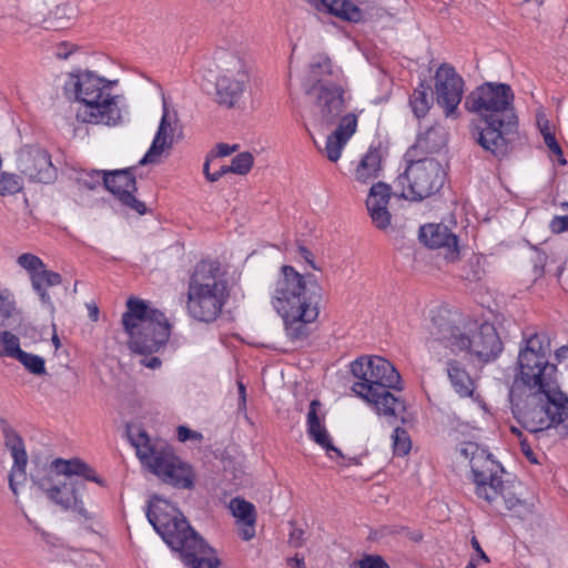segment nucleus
I'll return each instance as SVG.
<instances>
[{"instance_id": "nucleus-1", "label": "nucleus", "mask_w": 568, "mask_h": 568, "mask_svg": "<svg viewBox=\"0 0 568 568\" xmlns=\"http://www.w3.org/2000/svg\"><path fill=\"white\" fill-rule=\"evenodd\" d=\"M511 87L501 82H484L465 98L468 112L478 115L470 134L483 151L497 161L506 159L514 149L518 116Z\"/></svg>"}, {"instance_id": "nucleus-2", "label": "nucleus", "mask_w": 568, "mask_h": 568, "mask_svg": "<svg viewBox=\"0 0 568 568\" xmlns=\"http://www.w3.org/2000/svg\"><path fill=\"white\" fill-rule=\"evenodd\" d=\"M145 515L163 541L180 555L184 565L191 568H219L220 559L207 557L214 550L174 504L154 494L148 503Z\"/></svg>"}, {"instance_id": "nucleus-3", "label": "nucleus", "mask_w": 568, "mask_h": 568, "mask_svg": "<svg viewBox=\"0 0 568 568\" xmlns=\"http://www.w3.org/2000/svg\"><path fill=\"white\" fill-rule=\"evenodd\" d=\"M281 271L272 305L283 320L286 336L292 342L303 341L310 335L308 324L318 317L322 288L291 265H283Z\"/></svg>"}, {"instance_id": "nucleus-4", "label": "nucleus", "mask_w": 568, "mask_h": 568, "mask_svg": "<svg viewBox=\"0 0 568 568\" xmlns=\"http://www.w3.org/2000/svg\"><path fill=\"white\" fill-rule=\"evenodd\" d=\"M351 373L359 382L352 389L361 398L372 404L378 415L405 422V400L390 389L402 390V377L394 365L381 356H361L351 363Z\"/></svg>"}, {"instance_id": "nucleus-5", "label": "nucleus", "mask_w": 568, "mask_h": 568, "mask_svg": "<svg viewBox=\"0 0 568 568\" xmlns=\"http://www.w3.org/2000/svg\"><path fill=\"white\" fill-rule=\"evenodd\" d=\"M524 403L516 402V386L509 392L511 410L518 423L528 432L539 434L555 429L568 436V397L557 387L527 388Z\"/></svg>"}, {"instance_id": "nucleus-6", "label": "nucleus", "mask_w": 568, "mask_h": 568, "mask_svg": "<svg viewBox=\"0 0 568 568\" xmlns=\"http://www.w3.org/2000/svg\"><path fill=\"white\" fill-rule=\"evenodd\" d=\"M229 298L230 285L221 263L214 260L197 262L187 283L189 316L200 323H214Z\"/></svg>"}, {"instance_id": "nucleus-7", "label": "nucleus", "mask_w": 568, "mask_h": 568, "mask_svg": "<svg viewBox=\"0 0 568 568\" xmlns=\"http://www.w3.org/2000/svg\"><path fill=\"white\" fill-rule=\"evenodd\" d=\"M121 322L129 336L128 347L139 355L158 353L171 336V324L165 314L135 296L128 298Z\"/></svg>"}, {"instance_id": "nucleus-8", "label": "nucleus", "mask_w": 568, "mask_h": 568, "mask_svg": "<svg viewBox=\"0 0 568 568\" xmlns=\"http://www.w3.org/2000/svg\"><path fill=\"white\" fill-rule=\"evenodd\" d=\"M113 82L97 77L87 71L80 74H71V80L65 83V94L74 95L75 101L83 104V110L78 116L82 122L114 126L121 123L122 115L118 105V97L105 92Z\"/></svg>"}, {"instance_id": "nucleus-9", "label": "nucleus", "mask_w": 568, "mask_h": 568, "mask_svg": "<svg viewBox=\"0 0 568 568\" xmlns=\"http://www.w3.org/2000/svg\"><path fill=\"white\" fill-rule=\"evenodd\" d=\"M132 445L136 448L139 458L146 463L151 471L164 484L176 489L194 488L195 473L192 466L172 453L154 449L145 432H141L136 439H132Z\"/></svg>"}, {"instance_id": "nucleus-10", "label": "nucleus", "mask_w": 568, "mask_h": 568, "mask_svg": "<svg viewBox=\"0 0 568 568\" xmlns=\"http://www.w3.org/2000/svg\"><path fill=\"white\" fill-rule=\"evenodd\" d=\"M407 166L398 176V183H407L402 196L410 201H422L437 193L445 183L446 172L439 161L433 158L404 159Z\"/></svg>"}, {"instance_id": "nucleus-11", "label": "nucleus", "mask_w": 568, "mask_h": 568, "mask_svg": "<svg viewBox=\"0 0 568 568\" xmlns=\"http://www.w3.org/2000/svg\"><path fill=\"white\" fill-rule=\"evenodd\" d=\"M548 357L549 355H545V353L519 352V374L514 383L516 389L519 387V382L526 389L557 387V365L549 363Z\"/></svg>"}, {"instance_id": "nucleus-12", "label": "nucleus", "mask_w": 568, "mask_h": 568, "mask_svg": "<svg viewBox=\"0 0 568 568\" xmlns=\"http://www.w3.org/2000/svg\"><path fill=\"white\" fill-rule=\"evenodd\" d=\"M230 58V62L225 61L226 74L217 78L215 83V101L225 108H234L241 100L245 84L248 81V74L244 70L243 60L234 54L223 53Z\"/></svg>"}, {"instance_id": "nucleus-13", "label": "nucleus", "mask_w": 568, "mask_h": 568, "mask_svg": "<svg viewBox=\"0 0 568 568\" xmlns=\"http://www.w3.org/2000/svg\"><path fill=\"white\" fill-rule=\"evenodd\" d=\"M17 168L30 181L50 184L58 178L51 154L39 145H23L17 153Z\"/></svg>"}, {"instance_id": "nucleus-14", "label": "nucleus", "mask_w": 568, "mask_h": 568, "mask_svg": "<svg viewBox=\"0 0 568 568\" xmlns=\"http://www.w3.org/2000/svg\"><path fill=\"white\" fill-rule=\"evenodd\" d=\"M135 170V166H130L106 171L103 178V186L121 205L140 215H144L148 212L146 205L135 196L138 191Z\"/></svg>"}, {"instance_id": "nucleus-15", "label": "nucleus", "mask_w": 568, "mask_h": 568, "mask_svg": "<svg viewBox=\"0 0 568 568\" xmlns=\"http://www.w3.org/2000/svg\"><path fill=\"white\" fill-rule=\"evenodd\" d=\"M504 349V344L494 324L484 322L473 333H465L458 342V351H466L479 362L495 361Z\"/></svg>"}, {"instance_id": "nucleus-16", "label": "nucleus", "mask_w": 568, "mask_h": 568, "mask_svg": "<svg viewBox=\"0 0 568 568\" xmlns=\"http://www.w3.org/2000/svg\"><path fill=\"white\" fill-rule=\"evenodd\" d=\"M504 473V467L494 459L491 453L487 449L478 453L470 464V480L475 485L476 496L480 499H493Z\"/></svg>"}, {"instance_id": "nucleus-17", "label": "nucleus", "mask_w": 568, "mask_h": 568, "mask_svg": "<svg viewBox=\"0 0 568 568\" xmlns=\"http://www.w3.org/2000/svg\"><path fill=\"white\" fill-rule=\"evenodd\" d=\"M464 79L450 64L443 63L435 73V95L437 104L446 116H455L464 94Z\"/></svg>"}, {"instance_id": "nucleus-18", "label": "nucleus", "mask_w": 568, "mask_h": 568, "mask_svg": "<svg viewBox=\"0 0 568 568\" xmlns=\"http://www.w3.org/2000/svg\"><path fill=\"white\" fill-rule=\"evenodd\" d=\"M344 94L342 82L307 94L314 99V119L318 126L327 129L337 122L346 108Z\"/></svg>"}, {"instance_id": "nucleus-19", "label": "nucleus", "mask_w": 568, "mask_h": 568, "mask_svg": "<svg viewBox=\"0 0 568 568\" xmlns=\"http://www.w3.org/2000/svg\"><path fill=\"white\" fill-rule=\"evenodd\" d=\"M337 82H342V71L334 67L328 55L320 53L310 62L302 88L305 94H312L322 87H329Z\"/></svg>"}, {"instance_id": "nucleus-20", "label": "nucleus", "mask_w": 568, "mask_h": 568, "mask_svg": "<svg viewBox=\"0 0 568 568\" xmlns=\"http://www.w3.org/2000/svg\"><path fill=\"white\" fill-rule=\"evenodd\" d=\"M419 241L429 248H444L445 258L455 262L459 258L460 251L458 237L448 226L439 224H426L419 227Z\"/></svg>"}, {"instance_id": "nucleus-21", "label": "nucleus", "mask_w": 568, "mask_h": 568, "mask_svg": "<svg viewBox=\"0 0 568 568\" xmlns=\"http://www.w3.org/2000/svg\"><path fill=\"white\" fill-rule=\"evenodd\" d=\"M0 428L4 438V446L10 450L13 458V466L9 474V487L14 495H18L16 476L19 474L24 478L28 455L22 437L10 426L4 418H0Z\"/></svg>"}, {"instance_id": "nucleus-22", "label": "nucleus", "mask_w": 568, "mask_h": 568, "mask_svg": "<svg viewBox=\"0 0 568 568\" xmlns=\"http://www.w3.org/2000/svg\"><path fill=\"white\" fill-rule=\"evenodd\" d=\"M392 196L390 185L384 182L374 183L366 199V207L376 229L385 231L392 221L387 205Z\"/></svg>"}, {"instance_id": "nucleus-23", "label": "nucleus", "mask_w": 568, "mask_h": 568, "mask_svg": "<svg viewBox=\"0 0 568 568\" xmlns=\"http://www.w3.org/2000/svg\"><path fill=\"white\" fill-rule=\"evenodd\" d=\"M322 407V403L318 399H313L310 403V408L306 418V432L308 437L325 449L326 455L329 458H344V455L339 448L334 446L331 436L324 424V415L320 416L318 410Z\"/></svg>"}, {"instance_id": "nucleus-24", "label": "nucleus", "mask_w": 568, "mask_h": 568, "mask_svg": "<svg viewBox=\"0 0 568 568\" xmlns=\"http://www.w3.org/2000/svg\"><path fill=\"white\" fill-rule=\"evenodd\" d=\"M84 488L85 484L83 480L64 476L63 481L55 488H51L45 496L50 501L60 506L64 510L73 507L80 514H83L84 508L81 498V490Z\"/></svg>"}, {"instance_id": "nucleus-25", "label": "nucleus", "mask_w": 568, "mask_h": 568, "mask_svg": "<svg viewBox=\"0 0 568 568\" xmlns=\"http://www.w3.org/2000/svg\"><path fill=\"white\" fill-rule=\"evenodd\" d=\"M447 144V134L443 126H429L419 134L416 142L406 151L404 159H424L428 154L438 153Z\"/></svg>"}, {"instance_id": "nucleus-26", "label": "nucleus", "mask_w": 568, "mask_h": 568, "mask_svg": "<svg viewBox=\"0 0 568 568\" xmlns=\"http://www.w3.org/2000/svg\"><path fill=\"white\" fill-rule=\"evenodd\" d=\"M320 12L335 16L344 21L361 22L364 19L363 11L349 0H305Z\"/></svg>"}, {"instance_id": "nucleus-27", "label": "nucleus", "mask_w": 568, "mask_h": 568, "mask_svg": "<svg viewBox=\"0 0 568 568\" xmlns=\"http://www.w3.org/2000/svg\"><path fill=\"white\" fill-rule=\"evenodd\" d=\"M229 507L232 515L237 519V525H241L239 536L243 540L254 538L256 524L255 506L241 497H234L231 499Z\"/></svg>"}, {"instance_id": "nucleus-28", "label": "nucleus", "mask_w": 568, "mask_h": 568, "mask_svg": "<svg viewBox=\"0 0 568 568\" xmlns=\"http://www.w3.org/2000/svg\"><path fill=\"white\" fill-rule=\"evenodd\" d=\"M433 326L432 335L445 343L446 346L450 347L453 351H458V342L460 338H464L465 333L456 324L455 318L450 314H438L434 316Z\"/></svg>"}, {"instance_id": "nucleus-29", "label": "nucleus", "mask_w": 568, "mask_h": 568, "mask_svg": "<svg viewBox=\"0 0 568 568\" xmlns=\"http://www.w3.org/2000/svg\"><path fill=\"white\" fill-rule=\"evenodd\" d=\"M58 462H68V459L60 457L55 458L49 465L36 467L30 473V478L33 485L44 494H48L51 488H55L63 481L61 476H64V473L62 471V467L58 465Z\"/></svg>"}, {"instance_id": "nucleus-30", "label": "nucleus", "mask_w": 568, "mask_h": 568, "mask_svg": "<svg viewBox=\"0 0 568 568\" xmlns=\"http://www.w3.org/2000/svg\"><path fill=\"white\" fill-rule=\"evenodd\" d=\"M446 371L454 390L460 397H469L473 395L475 389L474 382L459 361L449 359Z\"/></svg>"}, {"instance_id": "nucleus-31", "label": "nucleus", "mask_w": 568, "mask_h": 568, "mask_svg": "<svg viewBox=\"0 0 568 568\" xmlns=\"http://www.w3.org/2000/svg\"><path fill=\"white\" fill-rule=\"evenodd\" d=\"M381 171V151L377 148L371 146L356 168L355 179L362 183H368L369 181L378 178Z\"/></svg>"}, {"instance_id": "nucleus-32", "label": "nucleus", "mask_w": 568, "mask_h": 568, "mask_svg": "<svg viewBox=\"0 0 568 568\" xmlns=\"http://www.w3.org/2000/svg\"><path fill=\"white\" fill-rule=\"evenodd\" d=\"M58 465L62 467V471L65 477L78 476L85 480L93 481L101 487H105V480L95 474L94 469L84 460L80 458H71L68 462H58Z\"/></svg>"}, {"instance_id": "nucleus-33", "label": "nucleus", "mask_w": 568, "mask_h": 568, "mask_svg": "<svg viewBox=\"0 0 568 568\" xmlns=\"http://www.w3.org/2000/svg\"><path fill=\"white\" fill-rule=\"evenodd\" d=\"M173 143V130H166L159 126L152 144L144 156L140 160V165L156 162V158L160 156L166 149H170Z\"/></svg>"}, {"instance_id": "nucleus-34", "label": "nucleus", "mask_w": 568, "mask_h": 568, "mask_svg": "<svg viewBox=\"0 0 568 568\" xmlns=\"http://www.w3.org/2000/svg\"><path fill=\"white\" fill-rule=\"evenodd\" d=\"M429 91L430 87L426 82L422 81L409 95V105L417 119L424 118L430 109L433 97H429Z\"/></svg>"}, {"instance_id": "nucleus-35", "label": "nucleus", "mask_w": 568, "mask_h": 568, "mask_svg": "<svg viewBox=\"0 0 568 568\" xmlns=\"http://www.w3.org/2000/svg\"><path fill=\"white\" fill-rule=\"evenodd\" d=\"M496 496L493 499H484L489 505L498 504L499 499L503 500L504 508L506 510H514L519 506H524L523 500L513 490V486L506 484L503 479L499 485L496 486Z\"/></svg>"}, {"instance_id": "nucleus-36", "label": "nucleus", "mask_w": 568, "mask_h": 568, "mask_svg": "<svg viewBox=\"0 0 568 568\" xmlns=\"http://www.w3.org/2000/svg\"><path fill=\"white\" fill-rule=\"evenodd\" d=\"M20 339L9 331L0 332V357L17 358L20 353Z\"/></svg>"}, {"instance_id": "nucleus-37", "label": "nucleus", "mask_w": 568, "mask_h": 568, "mask_svg": "<svg viewBox=\"0 0 568 568\" xmlns=\"http://www.w3.org/2000/svg\"><path fill=\"white\" fill-rule=\"evenodd\" d=\"M16 359L20 362L31 374L44 375L47 373L45 362L39 355L30 354L21 349Z\"/></svg>"}, {"instance_id": "nucleus-38", "label": "nucleus", "mask_w": 568, "mask_h": 568, "mask_svg": "<svg viewBox=\"0 0 568 568\" xmlns=\"http://www.w3.org/2000/svg\"><path fill=\"white\" fill-rule=\"evenodd\" d=\"M339 122L334 133V138H342V142H347L357 129V116L354 113H347L344 116H339Z\"/></svg>"}, {"instance_id": "nucleus-39", "label": "nucleus", "mask_w": 568, "mask_h": 568, "mask_svg": "<svg viewBox=\"0 0 568 568\" xmlns=\"http://www.w3.org/2000/svg\"><path fill=\"white\" fill-rule=\"evenodd\" d=\"M23 189L22 179L14 173L0 172V195H13Z\"/></svg>"}, {"instance_id": "nucleus-40", "label": "nucleus", "mask_w": 568, "mask_h": 568, "mask_svg": "<svg viewBox=\"0 0 568 568\" xmlns=\"http://www.w3.org/2000/svg\"><path fill=\"white\" fill-rule=\"evenodd\" d=\"M526 346L520 352H532L536 354L545 353L550 354V341L547 335L534 333L529 337H525Z\"/></svg>"}, {"instance_id": "nucleus-41", "label": "nucleus", "mask_w": 568, "mask_h": 568, "mask_svg": "<svg viewBox=\"0 0 568 568\" xmlns=\"http://www.w3.org/2000/svg\"><path fill=\"white\" fill-rule=\"evenodd\" d=\"M393 450L396 456H405L410 452L412 442L410 437L406 429L397 426L395 427L393 434Z\"/></svg>"}, {"instance_id": "nucleus-42", "label": "nucleus", "mask_w": 568, "mask_h": 568, "mask_svg": "<svg viewBox=\"0 0 568 568\" xmlns=\"http://www.w3.org/2000/svg\"><path fill=\"white\" fill-rule=\"evenodd\" d=\"M19 314L13 294L9 290L0 291V316L9 320Z\"/></svg>"}, {"instance_id": "nucleus-43", "label": "nucleus", "mask_w": 568, "mask_h": 568, "mask_svg": "<svg viewBox=\"0 0 568 568\" xmlns=\"http://www.w3.org/2000/svg\"><path fill=\"white\" fill-rule=\"evenodd\" d=\"M253 163V155L250 152H242L233 158L230 170L232 173L245 175L251 171Z\"/></svg>"}, {"instance_id": "nucleus-44", "label": "nucleus", "mask_w": 568, "mask_h": 568, "mask_svg": "<svg viewBox=\"0 0 568 568\" xmlns=\"http://www.w3.org/2000/svg\"><path fill=\"white\" fill-rule=\"evenodd\" d=\"M38 281L44 288L57 286L62 283V276L58 272L45 270V266L39 272L31 274V283Z\"/></svg>"}, {"instance_id": "nucleus-45", "label": "nucleus", "mask_w": 568, "mask_h": 568, "mask_svg": "<svg viewBox=\"0 0 568 568\" xmlns=\"http://www.w3.org/2000/svg\"><path fill=\"white\" fill-rule=\"evenodd\" d=\"M104 173H106V170H90L84 172L78 179V182L88 190H95L103 184Z\"/></svg>"}, {"instance_id": "nucleus-46", "label": "nucleus", "mask_w": 568, "mask_h": 568, "mask_svg": "<svg viewBox=\"0 0 568 568\" xmlns=\"http://www.w3.org/2000/svg\"><path fill=\"white\" fill-rule=\"evenodd\" d=\"M342 138H334V133L327 136L325 151L329 161L336 162L341 158L342 150L347 142H342Z\"/></svg>"}, {"instance_id": "nucleus-47", "label": "nucleus", "mask_w": 568, "mask_h": 568, "mask_svg": "<svg viewBox=\"0 0 568 568\" xmlns=\"http://www.w3.org/2000/svg\"><path fill=\"white\" fill-rule=\"evenodd\" d=\"M19 266L27 270L30 275L33 274V272H39L41 268L44 267V263L42 260L31 253H23L21 254L17 260Z\"/></svg>"}, {"instance_id": "nucleus-48", "label": "nucleus", "mask_w": 568, "mask_h": 568, "mask_svg": "<svg viewBox=\"0 0 568 568\" xmlns=\"http://www.w3.org/2000/svg\"><path fill=\"white\" fill-rule=\"evenodd\" d=\"M484 270L480 266V257L474 256L466 266H464V277L470 282H477L481 278Z\"/></svg>"}, {"instance_id": "nucleus-49", "label": "nucleus", "mask_w": 568, "mask_h": 568, "mask_svg": "<svg viewBox=\"0 0 568 568\" xmlns=\"http://www.w3.org/2000/svg\"><path fill=\"white\" fill-rule=\"evenodd\" d=\"M544 141L545 144L548 146V149L556 155V160L560 165H565L567 163L561 146L556 140V136L554 133L549 131H542Z\"/></svg>"}, {"instance_id": "nucleus-50", "label": "nucleus", "mask_w": 568, "mask_h": 568, "mask_svg": "<svg viewBox=\"0 0 568 568\" xmlns=\"http://www.w3.org/2000/svg\"><path fill=\"white\" fill-rule=\"evenodd\" d=\"M358 568H389L385 559L379 555H365L357 561Z\"/></svg>"}, {"instance_id": "nucleus-51", "label": "nucleus", "mask_w": 568, "mask_h": 568, "mask_svg": "<svg viewBox=\"0 0 568 568\" xmlns=\"http://www.w3.org/2000/svg\"><path fill=\"white\" fill-rule=\"evenodd\" d=\"M560 207L564 211H568V202H562L560 204ZM549 226H550V230L552 231V233H556V234L568 231V214L564 215V216H558V215L554 216Z\"/></svg>"}, {"instance_id": "nucleus-52", "label": "nucleus", "mask_w": 568, "mask_h": 568, "mask_svg": "<svg viewBox=\"0 0 568 568\" xmlns=\"http://www.w3.org/2000/svg\"><path fill=\"white\" fill-rule=\"evenodd\" d=\"M484 449L485 448H481L478 444L468 442L463 444L458 452L465 459H469L470 465L475 456H477L478 453H483Z\"/></svg>"}, {"instance_id": "nucleus-53", "label": "nucleus", "mask_w": 568, "mask_h": 568, "mask_svg": "<svg viewBox=\"0 0 568 568\" xmlns=\"http://www.w3.org/2000/svg\"><path fill=\"white\" fill-rule=\"evenodd\" d=\"M176 433H178V439L181 443H185L190 439L201 440L203 438L201 433L192 430L189 427L183 426V425L178 427Z\"/></svg>"}, {"instance_id": "nucleus-54", "label": "nucleus", "mask_w": 568, "mask_h": 568, "mask_svg": "<svg viewBox=\"0 0 568 568\" xmlns=\"http://www.w3.org/2000/svg\"><path fill=\"white\" fill-rule=\"evenodd\" d=\"M304 530L302 528L293 527L290 536H288V542L295 547L300 548L304 545L305 538H304Z\"/></svg>"}, {"instance_id": "nucleus-55", "label": "nucleus", "mask_w": 568, "mask_h": 568, "mask_svg": "<svg viewBox=\"0 0 568 568\" xmlns=\"http://www.w3.org/2000/svg\"><path fill=\"white\" fill-rule=\"evenodd\" d=\"M173 120L174 121L176 120V114L174 113L173 116H171L169 108H168L166 103L164 102L163 103V114H162L159 126L164 128L166 130H173L172 129Z\"/></svg>"}, {"instance_id": "nucleus-56", "label": "nucleus", "mask_w": 568, "mask_h": 568, "mask_svg": "<svg viewBox=\"0 0 568 568\" xmlns=\"http://www.w3.org/2000/svg\"><path fill=\"white\" fill-rule=\"evenodd\" d=\"M237 148H239L237 144L230 145L226 143H219L216 145V153L212 154L211 156L212 158L227 156V155L232 154L233 152H235L237 150Z\"/></svg>"}, {"instance_id": "nucleus-57", "label": "nucleus", "mask_w": 568, "mask_h": 568, "mask_svg": "<svg viewBox=\"0 0 568 568\" xmlns=\"http://www.w3.org/2000/svg\"><path fill=\"white\" fill-rule=\"evenodd\" d=\"M395 532H404L405 536L414 542H419L423 539V532L420 530H410L408 527H400L396 529Z\"/></svg>"}, {"instance_id": "nucleus-58", "label": "nucleus", "mask_w": 568, "mask_h": 568, "mask_svg": "<svg viewBox=\"0 0 568 568\" xmlns=\"http://www.w3.org/2000/svg\"><path fill=\"white\" fill-rule=\"evenodd\" d=\"M145 357L141 359V365L151 369L160 368L162 365V361L158 356H153V354L149 357V355H144Z\"/></svg>"}, {"instance_id": "nucleus-59", "label": "nucleus", "mask_w": 568, "mask_h": 568, "mask_svg": "<svg viewBox=\"0 0 568 568\" xmlns=\"http://www.w3.org/2000/svg\"><path fill=\"white\" fill-rule=\"evenodd\" d=\"M33 290L38 293L40 300L44 304H51V297L47 292V288L41 286V284L38 281H34V283H31Z\"/></svg>"}, {"instance_id": "nucleus-60", "label": "nucleus", "mask_w": 568, "mask_h": 568, "mask_svg": "<svg viewBox=\"0 0 568 568\" xmlns=\"http://www.w3.org/2000/svg\"><path fill=\"white\" fill-rule=\"evenodd\" d=\"M470 544H471L473 549L476 551V554H477V556H478V558L480 560H483L484 562H489L490 561L489 557L483 550V548H481L478 539L476 538V536L471 537Z\"/></svg>"}, {"instance_id": "nucleus-61", "label": "nucleus", "mask_w": 568, "mask_h": 568, "mask_svg": "<svg viewBox=\"0 0 568 568\" xmlns=\"http://www.w3.org/2000/svg\"><path fill=\"white\" fill-rule=\"evenodd\" d=\"M300 255L314 268L317 270L316 265L314 264V255L313 253L304 245H298L297 248Z\"/></svg>"}, {"instance_id": "nucleus-62", "label": "nucleus", "mask_w": 568, "mask_h": 568, "mask_svg": "<svg viewBox=\"0 0 568 568\" xmlns=\"http://www.w3.org/2000/svg\"><path fill=\"white\" fill-rule=\"evenodd\" d=\"M227 173H232L230 165H221L215 172L212 173V176H209V181L215 182Z\"/></svg>"}, {"instance_id": "nucleus-63", "label": "nucleus", "mask_w": 568, "mask_h": 568, "mask_svg": "<svg viewBox=\"0 0 568 568\" xmlns=\"http://www.w3.org/2000/svg\"><path fill=\"white\" fill-rule=\"evenodd\" d=\"M239 408H245L246 406V388L242 383H239Z\"/></svg>"}, {"instance_id": "nucleus-64", "label": "nucleus", "mask_w": 568, "mask_h": 568, "mask_svg": "<svg viewBox=\"0 0 568 568\" xmlns=\"http://www.w3.org/2000/svg\"><path fill=\"white\" fill-rule=\"evenodd\" d=\"M521 450L524 455L531 462L537 463V459L534 456V452L531 450L530 446L526 442L520 443Z\"/></svg>"}]
</instances>
